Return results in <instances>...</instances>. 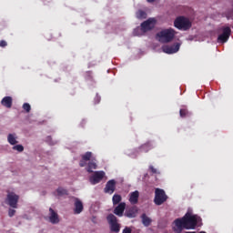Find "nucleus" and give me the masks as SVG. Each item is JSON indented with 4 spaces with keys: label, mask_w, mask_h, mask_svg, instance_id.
I'll return each instance as SVG.
<instances>
[{
    "label": "nucleus",
    "mask_w": 233,
    "mask_h": 233,
    "mask_svg": "<svg viewBox=\"0 0 233 233\" xmlns=\"http://www.w3.org/2000/svg\"><path fill=\"white\" fill-rule=\"evenodd\" d=\"M199 222H201V217L187 212L182 218L174 220L173 230L176 233H181L183 230H194Z\"/></svg>",
    "instance_id": "obj_1"
},
{
    "label": "nucleus",
    "mask_w": 233,
    "mask_h": 233,
    "mask_svg": "<svg viewBox=\"0 0 233 233\" xmlns=\"http://www.w3.org/2000/svg\"><path fill=\"white\" fill-rule=\"evenodd\" d=\"M160 43H171L176 37V31L172 28L164 29L157 34Z\"/></svg>",
    "instance_id": "obj_2"
},
{
    "label": "nucleus",
    "mask_w": 233,
    "mask_h": 233,
    "mask_svg": "<svg viewBox=\"0 0 233 233\" xmlns=\"http://www.w3.org/2000/svg\"><path fill=\"white\" fill-rule=\"evenodd\" d=\"M174 26L178 30H190L192 22L185 16H178L174 21Z\"/></svg>",
    "instance_id": "obj_3"
},
{
    "label": "nucleus",
    "mask_w": 233,
    "mask_h": 233,
    "mask_svg": "<svg viewBox=\"0 0 233 233\" xmlns=\"http://www.w3.org/2000/svg\"><path fill=\"white\" fill-rule=\"evenodd\" d=\"M219 32H221V34L218 35L217 43L225 45V43H228V39H230V35H232V29L230 26H222L219 28Z\"/></svg>",
    "instance_id": "obj_4"
},
{
    "label": "nucleus",
    "mask_w": 233,
    "mask_h": 233,
    "mask_svg": "<svg viewBox=\"0 0 233 233\" xmlns=\"http://www.w3.org/2000/svg\"><path fill=\"white\" fill-rule=\"evenodd\" d=\"M106 219L112 232L119 233L121 231V224L117 222V217L114 214H109L107 215Z\"/></svg>",
    "instance_id": "obj_5"
},
{
    "label": "nucleus",
    "mask_w": 233,
    "mask_h": 233,
    "mask_svg": "<svg viewBox=\"0 0 233 233\" xmlns=\"http://www.w3.org/2000/svg\"><path fill=\"white\" fill-rule=\"evenodd\" d=\"M168 199V196L165 193L164 189L156 188L155 189V198L154 203L155 205L160 206L163 205Z\"/></svg>",
    "instance_id": "obj_6"
},
{
    "label": "nucleus",
    "mask_w": 233,
    "mask_h": 233,
    "mask_svg": "<svg viewBox=\"0 0 233 233\" xmlns=\"http://www.w3.org/2000/svg\"><path fill=\"white\" fill-rule=\"evenodd\" d=\"M5 203L11 207V208H17V203H19V196L14 192H8L5 198Z\"/></svg>",
    "instance_id": "obj_7"
},
{
    "label": "nucleus",
    "mask_w": 233,
    "mask_h": 233,
    "mask_svg": "<svg viewBox=\"0 0 233 233\" xmlns=\"http://www.w3.org/2000/svg\"><path fill=\"white\" fill-rule=\"evenodd\" d=\"M103 177H105V171H95L89 177V181L91 185H97V183H101V181H103Z\"/></svg>",
    "instance_id": "obj_8"
},
{
    "label": "nucleus",
    "mask_w": 233,
    "mask_h": 233,
    "mask_svg": "<svg viewBox=\"0 0 233 233\" xmlns=\"http://www.w3.org/2000/svg\"><path fill=\"white\" fill-rule=\"evenodd\" d=\"M181 46V44L177 43L173 46H164L162 47V50L165 54H177L179 52V48Z\"/></svg>",
    "instance_id": "obj_9"
},
{
    "label": "nucleus",
    "mask_w": 233,
    "mask_h": 233,
    "mask_svg": "<svg viewBox=\"0 0 233 233\" xmlns=\"http://www.w3.org/2000/svg\"><path fill=\"white\" fill-rule=\"evenodd\" d=\"M156 26V20L154 18H149L141 24L142 32H148Z\"/></svg>",
    "instance_id": "obj_10"
},
{
    "label": "nucleus",
    "mask_w": 233,
    "mask_h": 233,
    "mask_svg": "<svg viewBox=\"0 0 233 233\" xmlns=\"http://www.w3.org/2000/svg\"><path fill=\"white\" fill-rule=\"evenodd\" d=\"M137 212H138L137 207L133 206L131 208H127L125 210L124 216L126 218H128L129 219H132V218H136V216H137Z\"/></svg>",
    "instance_id": "obj_11"
},
{
    "label": "nucleus",
    "mask_w": 233,
    "mask_h": 233,
    "mask_svg": "<svg viewBox=\"0 0 233 233\" xmlns=\"http://www.w3.org/2000/svg\"><path fill=\"white\" fill-rule=\"evenodd\" d=\"M127 208V203L120 202L117 207L114 209V214L116 216H118V218H123V215L125 214V209Z\"/></svg>",
    "instance_id": "obj_12"
},
{
    "label": "nucleus",
    "mask_w": 233,
    "mask_h": 233,
    "mask_svg": "<svg viewBox=\"0 0 233 233\" xmlns=\"http://www.w3.org/2000/svg\"><path fill=\"white\" fill-rule=\"evenodd\" d=\"M104 192L106 194H112L113 192H116V180L111 179L107 181L106 187L104 188Z\"/></svg>",
    "instance_id": "obj_13"
},
{
    "label": "nucleus",
    "mask_w": 233,
    "mask_h": 233,
    "mask_svg": "<svg viewBox=\"0 0 233 233\" xmlns=\"http://www.w3.org/2000/svg\"><path fill=\"white\" fill-rule=\"evenodd\" d=\"M49 220L53 225L59 223V215L52 208H49Z\"/></svg>",
    "instance_id": "obj_14"
},
{
    "label": "nucleus",
    "mask_w": 233,
    "mask_h": 233,
    "mask_svg": "<svg viewBox=\"0 0 233 233\" xmlns=\"http://www.w3.org/2000/svg\"><path fill=\"white\" fill-rule=\"evenodd\" d=\"M139 201V191H134L129 195V202L131 205H137Z\"/></svg>",
    "instance_id": "obj_15"
},
{
    "label": "nucleus",
    "mask_w": 233,
    "mask_h": 233,
    "mask_svg": "<svg viewBox=\"0 0 233 233\" xmlns=\"http://www.w3.org/2000/svg\"><path fill=\"white\" fill-rule=\"evenodd\" d=\"M83 202L79 200V198H76L74 214H81V212H83Z\"/></svg>",
    "instance_id": "obj_16"
},
{
    "label": "nucleus",
    "mask_w": 233,
    "mask_h": 233,
    "mask_svg": "<svg viewBox=\"0 0 233 233\" xmlns=\"http://www.w3.org/2000/svg\"><path fill=\"white\" fill-rule=\"evenodd\" d=\"M96 168H97V163H96V158H92L87 164L86 171L92 174Z\"/></svg>",
    "instance_id": "obj_17"
},
{
    "label": "nucleus",
    "mask_w": 233,
    "mask_h": 233,
    "mask_svg": "<svg viewBox=\"0 0 233 233\" xmlns=\"http://www.w3.org/2000/svg\"><path fill=\"white\" fill-rule=\"evenodd\" d=\"M12 103H13L12 96H5L1 101V105L3 106H5V108H12Z\"/></svg>",
    "instance_id": "obj_18"
},
{
    "label": "nucleus",
    "mask_w": 233,
    "mask_h": 233,
    "mask_svg": "<svg viewBox=\"0 0 233 233\" xmlns=\"http://www.w3.org/2000/svg\"><path fill=\"white\" fill-rule=\"evenodd\" d=\"M141 219L144 227H150V224L152 223V219L147 216V214L141 215Z\"/></svg>",
    "instance_id": "obj_19"
},
{
    "label": "nucleus",
    "mask_w": 233,
    "mask_h": 233,
    "mask_svg": "<svg viewBox=\"0 0 233 233\" xmlns=\"http://www.w3.org/2000/svg\"><path fill=\"white\" fill-rule=\"evenodd\" d=\"M149 150H152V144L150 142L145 143L139 147V152H149Z\"/></svg>",
    "instance_id": "obj_20"
},
{
    "label": "nucleus",
    "mask_w": 233,
    "mask_h": 233,
    "mask_svg": "<svg viewBox=\"0 0 233 233\" xmlns=\"http://www.w3.org/2000/svg\"><path fill=\"white\" fill-rule=\"evenodd\" d=\"M122 199L123 198L121 197V195L115 194L112 198L114 207H116V205H119Z\"/></svg>",
    "instance_id": "obj_21"
},
{
    "label": "nucleus",
    "mask_w": 233,
    "mask_h": 233,
    "mask_svg": "<svg viewBox=\"0 0 233 233\" xmlns=\"http://www.w3.org/2000/svg\"><path fill=\"white\" fill-rule=\"evenodd\" d=\"M137 19H147V12L138 10L136 14Z\"/></svg>",
    "instance_id": "obj_22"
},
{
    "label": "nucleus",
    "mask_w": 233,
    "mask_h": 233,
    "mask_svg": "<svg viewBox=\"0 0 233 233\" xmlns=\"http://www.w3.org/2000/svg\"><path fill=\"white\" fill-rule=\"evenodd\" d=\"M7 140L10 145H17V139L13 134L8 135Z\"/></svg>",
    "instance_id": "obj_23"
},
{
    "label": "nucleus",
    "mask_w": 233,
    "mask_h": 233,
    "mask_svg": "<svg viewBox=\"0 0 233 233\" xmlns=\"http://www.w3.org/2000/svg\"><path fill=\"white\" fill-rule=\"evenodd\" d=\"M82 159H84V161H91L90 159H94V157H92V152H86L84 155H82Z\"/></svg>",
    "instance_id": "obj_24"
},
{
    "label": "nucleus",
    "mask_w": 233,
    "mask_h": 233,
    "mask_svg": "<svg viewBox=\"0 0 233 233\" xmlns=\"http://www.w3.org/2000/svg\"><path fill=\"white\" fill-rule=\"evenodd\" d=\"M180 117H188L190 116V112H188V109L187 108H182L179 111Z\"/></svg>",
    "instance_id": "obj_25"
},
{
    "label": "nucleus",
    "mask_w": 233,
    "mask_h": 233,
    "mask_svg": "<svg viewBox=\"0 0 233 233\" xmlns=\"http://www.w3.org/2000/svg\"><path fill=\"white\" fill-rule=\"evenodd\" d=\"M56 192L59 196H66V194H68V191L63 187H58Z\"/></svg>",
    "instance_id": "obj_26"
},
{
    "label": "nucleus",
    "mask_w": 233,
    "mask_h": 233,
    "mask_svg": "<svg viewBox=\"0 0 233 233\" xmlns=\"http://www.w3.org/2000/svg\"><path fill=\"white\" fill-rule=\"evenodd\" d=\"M13 150H17V152H23L25 150V147H23V145H16L13 147Z\"/></svg>",
    "instance_id": "obj_27"
},
{
    "label": "nucleus",
    "mask_w": 233,
    "mask_h": 233,
    "mask_svg": "<svg viewBox=\"0 0 233 233\" xmlns=\"http://www.w3.org/2000/svg\"><path fill=\"white\" fill-rule=\"evenodd\" d=\"M23 108H24V110H25V112H27V113L32 110V106H31L30 104H28V103H25V104L23 105Z\"/></svg>",
    "instance_id": "obj_28"
},
{
    "label": "nucleus",
    "mask_w": 233,
    "mask_h": 233,
    "mask_svg": "<svg viewBox=\"0 0 233 233\" xmlns=\"http://www.w3.org/2000/svg\"><path fill=\"white\" fill-rule=\"evenodd\" d=\"M8 216L9 218H14V216H15V209H9Z\"/></svg>",
    "instance_id": "obj_29"
},
{
    "label": "nucleus",
    "mask_w": 233,
    "mask_h": 233,
    "mask_svg": "<svg viewBox=\"0 0 233 233\" xmlns=\"http://www.w3.org/2000/svg\"><path fill=\"white\" fill-rule=\"evenodd\" d=\"M122 233H132V228H129V227H126V228L123 229Z\"/></svg>",
    "instance_id": "obj_30"
},
{
    "label": "nucleus",
    "mask_w": 233,
    "mask_h": 233,
    "mask_svg": "<svg viewBox=\"0 0 233 233\" xmlns=\"http://www.w3.org/2000/svg\"><path fill=\"white\" fill-rule=\"evenodd\" d=\"M79 167H86V160L82 158L79 162Z\"/></svg>",
    "instance_id": "obj_31"
},
{
    "label": "nucleus",
    "mask_w": 233,
    "mask_h": 233,
    "mask_svg": "<svg viewBox=\"0 0 233 233\" xmlns=\"http://www.w3.org/2000/svg\"><path fill=\"white\" fill-rule=\"evenodd\" d=\"M149 170L152 172V174H157V169H156L154 166H150Z\"/></svg>",
    "instance_id": "obj_32"
},
{
    "label": "nucleus",
    "mask_w": 233,
    "mask_h": 233,
    "mask_svg": "<svg viewBox=\"0 0 233 233\" xmlns=\"http://www.w3.org/2000/svg\"><path fill=\"white\" fill-rule=\"evenodd\" d=\"M226 17L227 19H232V12L230 11L226 12Z\"/></svg>",
    "instance_id": "obj_33"
},
{
    "label": "nucleus",
    "mask_w": 233,
    "mask_h": 233,
    "mask_svg": "<svg viewBox=\"0 0 233 233\" xmlns=\"http://www.w3.org/2000/svg\"><path fill=\"white\" fill-rule=\"evenodd\" d=\"M6 41H5V40H2V41H0V46H2V47H5V46H6Z\"/></svg>",
    "instance_id": "obj_34"
},
{
    "label": "nucleus",
    "mask_w": 233,
    "mask_h": 233,
    "mask_svg": "<svg viewBox=\"0 0 233 233\" xmlns=\"http://www.w3.org/2000/svg\"><path fill=\"white\" fill-rule=\"evenodd\" d=\"M46 141H47V143H49V145H54V143L50 142V141H52V137H47Z\"/></svg>",
    "instance_id": "obj_35"
},
{
    "label": "nucleus",
    "mask_w": 233,
    "mask_h": 233,
    "mask_svg": "<svg viewBox=\"0 0 233 233\" xmlns=\"http://www.w3.org/2000/svg\"><path fill=\"white\" fill-rule=\"evenodd\" d=\"M147 3H155L156 0H147Z\"/></svg>",
    "instance_id": "obj_36"
}]
</instances>
